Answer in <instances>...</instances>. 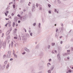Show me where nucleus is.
Segmentation results:
<instances>
[{
	"label": "nucleus",
	"mask_w": 73,
	"mask_h": 73,
	"mask_svg": "<svg viewBox=\"0 0 73 73\" xmlns=\"http://www.w3.org/2000/svg\"><path fill=\"white\" fill-rule=\"evenodd\" d=\"M27 37H30V36L28 34H27Z\"/></svg>",
	"instance_id": "cd10ccee"
},
{
	"label": "nucleus",
	"mask_w": 73,
	"mask_h": 73,
	"mask_svg": "<svg viewBox=\"0 0 73 73\" xmlns=\"http://www.w3.org/2000/svg\"><path fill=\"white\" fill-rule=\"evenodd\" d=\"M14 55V56L15 57V58H17V55L16 54H13Z\"/></svg>",
	"instance_id": "f3484780"
},
{
	"label": "nucleus",
	"mask_w": 73,
	"mask_h": 73,
	"mask_svg": "<svg viewBox=\"0 0 73 73\" xmlns=\"http://www.w3.org/2000/svg\"><path fill=\"white\" fill-rule=\"evenodd\" d=\"M11 51H9L8 52V54L7 56V57H9L11 56Z\"/></svg>",
	"instance_id": "423d86ee"
},
{
	"label": "nucleus",
	"mask_w": 73,
	"mask_h": 73,
	"mask_svg": "<svg viewBox=\"0 0 73 73\" xmlns=\"http://www.w3.org/2000/svg\"><path fill=\"white\" fill-rule=\"evenodd\" d=\"M36 6L37 8L38 7V5L37 3H36Z\"/></svg>",
	"instance_id": "4c0bfd02"
},
{
	"label": "nucleus",
	"mask_w": 73,
	"mask_h": 73,
	"mask_svg": "<svg viewBox=\"0 0 73 73\" xmlns=\"http://www.w3.org/2000/svg\"><path fill=\"white\" fill-rule=\"evenodd\" d=\"M8 25V23H7L6 25H5V27H7V25Z\"/></svg>",
	"instance_id": "09e8293b"
},
{
	"label": "nucleus",
	"mask_w": 73,
	"mask_h": 73,
	"mask_svg": "<svg viewBox=\"0 0 73 73\" xmlns=\"http://www.w3.org/2000/svg\"><path fill=\"white\" fill-rule=\"evenodd\" d=\"M29 15L30 16H32V14L31 13H29Z\"/></svg>",
	"instance_id": "58836bf2"
},
{
	"label": "nucleus",
	"mask_w": 73,
	"mask_h": 73,
	"mask_svg": "<svg viewBox=\"0 0 73 73\" xmlns=\"http://www.w3.org/2000/svg\"><path fill=\"white\" fill-rule=\"evenodd\" d=\"M64 29V27H62V28H60L59 30V31H60V32H62V31Z\"/></svg>",
	"instance_id": "6e6552de"
},
{
	"label": "nucleus",
	"mask_w": 73,
	"mask_h": 73,
	"mask_svg": "<svg viewBox=\"0 0 73 73\" xmlns=\"http://www.w3.org/2000/svg\"><path fill=\"white\" fill-rule=\"evenodd\" d=\"M57 12V9H54V12Z\"/></svg>",
	"instance_id": "3c124183"
},
{
	"label": "nucleus",
	"mask_w": 73,
	"mask_h": 73,
	"mask_svg": "<svg viewBox=\"0 0 73 73\" xmlns=\"http://www.w3.org/2000/svg\"><path fill=\"white\" fill-rule=\"evenodd\" d=\"M11 36L10 35H9L8 37H7V38L8 39H9V38H11Z\"/></svg>",
	"instance_id": "c756f323"
},
{
	"label": "nucleus",
	"mask_w": 73,
	"mask_h": 73,
	"mask_svg": "<svg viewBox=\"0 0 73 73\" xmlns=\"http://www.w3.org/2000/svg\"><path fill=\"white\" fill-rule=\"evenodd\" d=\"M29 33H31V30H29Z\"/></svg>",
	"instance_id": "69168bd1"
},
{
	"label": "nucleus",
	"mask_w": 73,
	"mask_h": 73,
	"mask_svg": "<svg viewBox=\"0 0 73 73\" xmlns=\"http://www.w3.org/2000/svg\"><path fill=\"white\" fill-rule=\"evenodd\" d=\"M58 29H56V32H58Z\"/></svg>",
	"instance_id": "4d7b16f0"
},
{
	"label": "nucleus",
	"mask_w": 73,
	"mask_h": 73,
	"mask_svg": "<svg viewBox=\"0 0 73 73\" xmlns=\"http://www.w3.org/2000/svg\"><path fill=\"white\" fill-rule=\"evenodd\" d=\"M38 73H42V71H40Z\"/></svg>",
	"instance_id": "338daca9"
},
{
	"label": "nucleus",
	"mask_w": 73,
	"mask_h": 73,
	"mask_svg": "<svg viewBox=\"0 0 73 73\" xmlns=\"http://www.w3.org/2000/svg\"><path fill=\"white\" fill-rule=\"evenodd\" d=\"M16 1V0H13V2L14 3V4H15V1Z\"/></svg>",
	"instance_id": "5fc2aeb1"
},
{
	"label": "nucleus",
	"mask_w": 73,
	"mask_h": 73,
	"mask_svg": "<svg viewBox=\"0 0 73 73\" xmlns=\"http://www.w3.org/2000/svg\"><path fill=\"white\" fill-rule=\"evenodd\" d=\"M64 55H67V54H68V53H65L64 54Z\"/></svg>",
	"instance_id": "37998d69"
},
{
	"label": "nucleus",
	"mask_w": 73,
	"mask_h": 73,
	"mask_svg": "<svg viewBox=\"0 0 73 73\" xmlns=\"http://www.w3.org/2000/svg\"><path fill=\"white\" fill-rule=\"evenodd\" d=\"M39 47V46H38V45H37L36 47V49H38V48Z\"/></svg>",
	"instance_id": "a878e982"
},
{
	"label": "nucleus",
	"mask_w": 73,
	"mask_h": 73,
	"mask_svg": "<svg viewBox=\"0 0 73 73\" xmlns=\"http://www.w3.org/2000/svg\"><path fill=\"white\" fill-rule=\"evenodd\" d=\"M5 16H7L8 15L7 14V13L5 12Z\"/></svg>",
	"instance_id": "473e14b6"
},
{
	"label": "nucleus",
	"mask_w": 73,
	"mask_h": 73,
	"mask_svg": "<svg viewBox=\"0 0 73 73\" xmlns=\"http://www.w3.org/2000/svg\"><path fill=\"white\" fill-rule=\"evenodd\" d=\"M12 27L10 28H9V30L7 31V32L6 33V35H8L10 33V32H11V31H12Z\"/></svg>",
	"instance_id": "7ed1b4c3"
},
{
	"label": "nucleus",
	"mask_w": 73,
	"mask_h": 73,
	"mask_svg": "<svg viewBox=\"0 0 73 73\" xmlns=\"http://www.w3.org/2000/svg\"><path fill=\"white\" fill-rule=\"evenodd\" d=\"M11 46H12V45H13V41L11 42Z\"/></svg>",
	"instance_id": "ea45409f"
},
{
	"label": "nucleus",
	"mask_w": 73,
	"mask_h": 73,
	"mask_svg": "<svg viewBox=\"0 0 73 73\" xmlns=\"http://www.w3.org/2000/svg\"><path fill=\"white\" fill-rule=\"evenodd\" d=\"M26 8L27 9H28V8H29V7L27 6L26 7Z\"/></svg>",
	"instance_id": "e2e57ef3"
},
{
	"label": "nucleus",
	"mask_w": 73,
	"mask_h": 73,
	"mask_svg": "<svg viewBox=\"0 0 73 73\" xmlns=\"http://www.w3.org/2000/svg\"><path fill=\"white\" fill-rule=\"evenodd\" d=\"M66 49H68V48H69V45H66Z\"/></svg>",
	"instance_id": "ddd939ff"
},
{
	"label": "nucleus",
	"mask_w": 73,
	"mask_h": 73,
	"mask_svg": "<svg viewBox=\"0 0 73 73\" xmlns=\"http://www.w3.org/2000/svg\"><path fill=\"white\" fill-rule=\"evenodd\" d=\"M62 42H63L62 41H60V44H62Z\"/></svg>",
	"instance_id": "774afa93"
},
{
	"label": "nucleus",
	"mask_w": 73,
	"mask_h": 73,
	"mask_svg": "<svg viewBox=\"0 0 73 73\" xmlns=\"http://www.w3.org/2000/svg\"><path fill=\"white\" fill-rule=\"evenodd\" d=\"M22 39H23V40L25 41V40H26V39H27V38L25 36H23L22 38Z\"/></svg>",
	"instance_id": "9d476101"
},
{
	"label": "nucleus",
	"mask_w": 73,
	"mask_h": 73,
	"mask_svg": "<svg viewBox=\"0 0 73 73\" xmlns=\"http://www.w3.org/2000/svg\"><path fill=\"white\" fill-rule=\"evenodd\" d=\"M10 61H12V60H13V58H10Z\"/></svg>",
	"instance_id": "13d9d810"
},
{
	"label": "nucleus",
	"mask_w": 73,
	"mask_h": 73,
	"mask_svg": "<svg viewBox=\"0 0 73 73\" xmlns=\"http://www.w3.org/2000/svg\"><path fill=\"white\" fill-rule=\"evenodd\" d=\"M16 33V31H15V30L13 31V35H15Z\"/></svg>",
	"instance_id": "6ab92c4d"
},
{
	"label": "nucleus",
	"mask_w": 73,
	"mask_h": 73,
	"mask_svg": "<svg viewBox=\"0 0 73 73\" xmlns=\"http://www.w3.org/2000/svg\"><path fill=\"white\" fill-rule=\"evenodd\" d=\"M57 2L59 4H60V3H61V1H60V0H57Z\"/></svg>",
	"instance_id": "412c9836"
},
{
	"label": "nucleus",
	"mask_w": 73,
	"mask_h": 73,
	"mask_svg": "<svg viewBox=\"0 0 73 73\" xmlns=\"http://www.w3.org/2000/svg\"><path fill=\"white\" fill-rule=\"evenodd\" d=\"M61 26H62V27H64V24H62V23H61Z\"/></svg>",
	"instance_id": "a18cd8bd"
},
{
	"label": "nucleus",
	"mask_w": 73,
	"mask_h": 73,
	"mask_svg": "<svg viewBox=\"0 0 73 73\" xmlns=\"http://www.w3.org/2000/svg\"><path fill=\"white\" fill-rule=\"evenodd\" d=\"M11 21H9V23H8V24H11Z\"/></svg>",
	"instance_id": "a19ab883"
},
{
	"label": "nucleus",
	"mask_w": 73,
	"mask_h": 73,
	"mask_svg": "<svg viewBox=\"0 0 73 73\" xmlns=\"http://www.w3.org/2000/svg\"><path fill=\"white\" fill-rule=\"evenodd\" d=\"M48 73H51V71H50V70H49L48 71Z\"/></svg>",
	"instance_id": "bb28decb"
},
{
	"label": "nucleus",
	"mask_w": 73,
	"mask_h": 73,
	"mask_svg": "<svg viewBox=\"0 0 73 73\" xmlns=\"http://www.w3.org/2000/svg\"><path fill=\"white\" fill-rule=\"evenodd\" d=\"M17 16L19 17H21V16L19 14L17 15Z\"/></svg>",
	"instance_id": "79ce46f5"
},
{
	"label": "nucleus",
	"mask_w": 73,
	"mask_h": 73,
	"mask_svg": "<svg viewBox=\"0 0 73 73\" xmlns=\"http://www.w3.org/2000/svg\"><path fill=\"white\" fill-rule=\"evenodd\" d=\"M71 50H72V51H73V47H71Z\"/></svg>",
	"instance_id": "052dcab7"
},
{
	"label": "nucleus",
	"mask_w": 73,
	"mask_h": 73,
	"mask_svg": "<svg viewBox=\"0 0 73 73\" xmlns=\"http://www.w3.org/2000/svg\"><path fill=\"white\" fill-rule=\"evenodd\" d=\"M5 65H3L2 66H1V65L0 64V71L1 70L2 71L3 70H4L5 68Z\"/></svg>",
	"instance_id": "f03ea898"
},
{
	"label": "nucleus",
	"mask_w": 73,
	"mask_h": 73,
	"mask_svg": "<svg viewBox=\"0 0 73 73\" xmlns=\"http://www.w3.org/2000/svg\"><path fill=\"white\" fill-rule=\"evenodd\" d=\"M8 62V60H6L5 62H4V64H5V65H6L7 64V62Z\"/></svg>",
	"instance_id": "4be33fe9"
},
{
	"label": "nucleus",
	"mask_w": 73,
	"mask_h": 73,
	"mask_svg": "<svg viewBox=\"0 0 73 73\" xmlns=\"http://www.w3.org/2000/svg\"><path fill=\"white\" fill-rule=\"evenodd\" d=\"M9 13V11H6V13H7V14H8V13Z\"/></svg>",
	"instance_id": "680f3d73"
},
{
	"label": "nucleus",
	"mask_w": 73,
	"mask_h": 73,
	"mask_svg": "<svg viewBox=\"0 0 73 73\" xmlns=\"http://www.w3.org/2000/svg\"><path fill=\"white\" fill-rule=\"evenodd\" d=\"M33 26H36V23H34L33 24Z\"/></svg>",
	"instance_id": "c03bdc74"
},
{
	"label": "nucleus",
	"mask_w": 73,
	"mask_h": 73,
	"mask_svg": "<svg viewBox=\"0 0 73 73\" xmlns=\"http://www.w3.org/2000/svg\"><path fill=\"white\" fill-rule=\"evenodd\" d=\"M35 8V4H33V6L32 8V11H33V10H34V9Z\"/></svg>",
	"instance_id": "9b49d317"
},
{
	"label": "nucleus",
	"mask_w": 73,
	"mask_h": 73,
	"mask_svg": "<svg viewBox=\"0 0 73 73\" xmlns=\"http://www.w3.org/2000/svg\"><path fill=\"white\" fill-rule=\"evenodd\" d=\"M33 33H30V35L31 36H33Z\"/></svg>",
	"instance_id": "393cba45"
},
{
	"label": "nucleus",
	"mask_w": 73,
	"mask_h": 73,
	"mask_svg": "<svg viewBox=\"0 0 73 73\" xmlns=\"http://www.w3.org/2000/svg\"><path fill=\"white\" fill-rule=\"evenodd\" d=\"M35 71H36V70L34 69H33L32 70L33 72H35Z\"/></svg>",
	"instance_id": "603ef678"
},
{
	"label": "nucleus",
	"mask_w": 73,
	"mask_h": 73,
	"mask_svg": "<svg viewBox=\"0 0 73 73\" xmlns=\"http://www.w3.org/2000/svg\"><path fill=\"white\" fill-rule=\"evenodd\" d=\"M48 7H51V5H50L49 4L48 5Z\"/></svg>",
	"instance_id": "49530a36"
},
{
	"label": "nucleus",
	"mask_w": 73,
	"mask_h": 73,
	"mask_svg": "<svg viewBox=\"0 0 73 73\" xmlns=\"http://www.w3.org/2000/svg\"><path fill=\"white\" fill-rule=\"evenodd\" d=\"M24 49L25 50V51H26V52H28V53H29V52H30V51L29 50V49H27V48L25 47L24 48Z\"/></svg>",
	"instance_id": "20e7f679"
},
{
	"label": "nucleus",
	"mask_w": 73,
	"mask_h": 73,
	"mask_svg": "<svg viewBox=\"0 0 73 73\" xmlns=\"http://www.w3.org/2000/svg\"><path fill=\"white\" fill-rule=\"evenodd\" d=\"M11 15L12 16H14V13H12Z\"/></svg>",
	"instance_id": "de8ad7c7"
},
{
	"label": "nucleus",
	"mask_w": 73,
	"mask_h": 73,
	"mask_svg": "<svg viewBox=\"0 0 73 73\" xmlns=\"http://www.w3.org/2000/svg\"><path fill=\"white\" fill-rule=\"evenodd\" d=\"M17 37L16 36H15L14 37V39H17Z\"/></svg>",
	"instance_id": "8fccbe9b"
},
{
	"label": "nucleus",
	"mask_w": 73,
	"mask_h": 73,
	"mask_svg": "<svg viewBox=\"0 0 73 73\" xmlns=\"http://www.w3.org/2000/svg\"><path fill=\"white\" fill-rule=\"evenodd\" d=\"M57 34H56L55 35V38H57Z\"/></svg>",
	"instance_id": "6e6d98bb"
},
{
	"label": "nucleus",
	"mask_w": 73,
	"mask_h": 73,
	"mask_svg": "<svg viewBox=\"0 0 73 73\" xmlns=\"http://www.w3.org/2000/svg\"><path fill=\"white\" fill-rule=\"evenodd\" d=\"M21 35L22 38H23V37L25 36L24 34H23V33H21Z\"/></svg>",
	"instance_id": "dca6fc26"
},
{
	"label": "nucleus",
	"mask_w": 73,
	"mask_h": 73,
	"mask_svg": "<svg viewBox=\"0 0 73 73\" xmlns=\"http://www.w3.org/2000/svg\"><path fill=\"white\" fill-rule=\"evenodd\" d=\"M48 13L50 14L51 13V11H48Z\"/></svg>",
	"instance_id": "864d4df0"
},
{
	"label": "nucleus",
	"mask_w": 73,
	"mask_h": 73,
	"mask_svg": "<svg viewBox=\"0 0 73 73\" xmlns=\"http://www.w3.org/2000/svg\"><path fill=\"white\" fill-rule=\"evenodd\" d=\"M48 61L49 62H50L51 61H52V59H50L48 60Z\"/></svg>",
	"instance_id": "c9c22d12"
},
{
	"label": "nucleus",
	"mask_w": 73,
	"mask_h": 73,
	"mask_svg": "<svg viewBox=\"0 0 73 73\" xmlns=\"http://www.w3.org/2000/svg\"><path fill=\"white\" fill-rule=\"evenodd\" d=\"M68 72H69V73H71V72H72V70H68Z\"/></svg>",
	"instance_id": "2f4dec72"
},
{
	"label": "nucleus",
	"mask_w": 73,
	"mask_h": 73,
	"mask_svg": "<svg viewBox=\"0 0 73 73\" xmlns=\"http://www.w3.org/2000/svg\"><path fill=\"white\" fill-rule=\"evenodd\" d=\"M40 26H41V23H39V25H38V26L39 28H41Z\"/></svg>",
	"instance_id": "b1692460"
},
{
	"label": "nucleus",
	"mask_w": 73,
	"mask_h": 73,
	"mask_svg": "<svg viewBox=\"0 0 73 73\" xmlns=\"http://www.w3.org/2000/svg\"><path fill=\"white\" fill-rule=\"evenodd\" d=\"M2 45H3V48H5V43H3V42L1 43V40H0V49L1 48Z\"/></svg>",
	"instance_id": "f257e3e1"
},
{
	"label": "nucleus",
	"mask_w": 73,
	"mask_h": 73,
	"mask_svg": "<svg viewBox=\"0 0 73 73\" xmlns=\"http://www.w3.org/2000/svg\"><path fill=\"white\" fill-rule=\"evenodd\" d=\"M50 45H48L47 46V48L48 49H50Z\"/></svg>",
	"instance_id": "5701e85b"
},
{
	"label": "nucleus",
	"mask_w": 73,
	"mask_h": 73,
	"mask_svg": "<svg viewBox=\"0 0 73 73\" xmlns=\"http://www.w3.org/2000/svg\"><path fill=\"white\" fill-rule=\"evenodd\" d=\"M6 57V55H4L3 56V58H5Z\"/></svg>",
	"instance_id": "c85d7f7f"
},
{
	"label": "nucleus",
	"mask_w": 73,
	"mask_h": 73,
	"mask_svg": "<svg viewBox=\"0 0 73 73\" xmlns=\"http://www.w3.org/2000/svg\"><path fill=\"white\" fill-rule=\"evenodd\" d=\"M27 20V19H26V18L25 17H23V19H22V21H25Z\"/></svg>",
	"instance_id": "f8f14e48"
},
{
	"label": "nucleus",
	"mask_w": 73,
	"mask_h": 73,
	"mask_svg": "<svg viewBox=\"0 0 73 73\" xmlns=\"http://www.w3.org/2000/svg\"><path fill=\"white\" fill-rule=\"evenodd\" d=\"M70 52V50H67V52L68 53V52Z\"/></svg>",
	"instance_id": "72a5a7b5"
},
{
	"label": "nucleus",
	"mask_w": 73,
	"mask_h": 73,
	"mask_svg": "<svg viewBox=\"0 0 73 73\" xmlns=\"http://www.w3.org/2000/svg\"><path fill=\"white\" fill-rule=\"evenodd\" d=\"M55 43H51V45L52 46H54L55 45Z\"/></svg>",
	"instance_id": "a211bd4d"
},
{
	"label": "nucleus",
	"mask_w": 73,
	"mask_h": 73,
	"mask_svg": "<svg viewBox=\"0 0 73 73\" xmlns=\"http://www.w3.org/2000/svg\"><path fill=\"white\" fill-rule=\"evenodd\" d=\"M21 22V21H20V20L18 21V23H20Z\"/></svg>",
	"instance_id": "0e129e2a"
},
{
	"label": "nucleus",
	"mask_w": 73,
	"mask_h": 73,
	"mask_svg": "<svg viewBox=\"0 0 73 73\" xmlns=\"http://www.w3.org/2000/svg\"><path fill=\"white\" fill-rule=\"evenodd\" d=\"M13 8H16V6H15V5H13Z\"/></svg>",
	"instance_id": "7c9ffc66"
},
{
	"label": "nucleus",
	"mask_w": 73,
	"mask_h": 73,
	"mask_svg": "<svg viewBox=\"0 0 73 73\" xmlns=\"http://www.w3.org/2000/svg\"><path fill=\"white\" fill-rule=\"evenodd\" d=\"M14 21L16 23V22L17 21V17H15L14 18Z\"/></svg>",
	"instance_id": "1a4fd4ad"
},
{
	"label": "nucleus",
	"mask_w": 73,
	"mask_h": 73,
	"mask_svg": "<svg viewBox=\"0 0 73 73\" xmlns=\"http://www.w3.org/2000/svg\"><path fill=\"white\" fill-rule=\"evenodd\" d=\"M57 58L58 60L60 61V60H61V58L60 57V54H58L57 55Z\"/></svg>",
	"instance_id": "39448f33"
},
{
	"label": "nucleus",
	"mask_w": 73,
	"mask_h": 73,
	"mask_svg": "<svg viewBox=\"0 0 73 73\" xmlns=\"http://www.w3.org/2000/svg\"><path fill=\"white\" fill-rule=\"evenodd\" d=\"M9 6H8L7 8L6 9V11H7L8 10V9H9Z\"/></svg>",
	"instance_id": "2eb2a0df"
},
{
	"label": "nucleus",
	"mask_w": 73,
	"mask_h": 73,
	"mask_svg": "<svg viewBox=\"0 0 73 73\" xmlns=\"http://www.w3.org/2000/svg\"><path fill=\"white\" fill-rule=\"evenodd\" d=\"M54 65H52L51 67L50 70H53L54 69Z\"/></svg>",
	"instance_id": "0eeeda50"
},
{
	"label": "nucleus",
	"mask_w": 73,
	"mask_h": 73,
	"mask_svg": "<svg viewBox=\"0 0 73 73\" xmlns=\"http://www.w3.org/2000/svg\"><path fill=\"white\" fill-rule=\"evenodd\" d=\"M15 50H13V55L14 54H15Z\"/></svg>",
	"instance_id": "f704fd0d"
},
{
	"label": "nucleus",
	"mask_w": 73,
	"mask_h": 73,
	"mask_svg": "<svg viewBox=\"0 0 73 73\" xmlns=\"http://www.w3.org/2000/svg\"><path fill=\"white\" fill-rule=\"evenodd\" d=\"M9 64H8L6 66V68L8 69L9 68Z\"/></svg>",
	"instance_id": "4468645a"
},
{
	"label": "nucleus",
	"mask_w": 73,
	"mask_h": 73,
	"mask_svg": "<svg viewBox=\"0 0 73 73\" xmlns=\"http://www.w3.org/2000/svg\"><path fill=\"white\" fill-rule=\"evenodd\" d=\"M25 2V0H21L20 1V3H23V2Z\"/></svg>",
	"instance_id": "aec40b11"
},
{
	"label": "nucleus",
	"mask_w": 73,
	"mask_h": 73,
	"mask_svg": "<svg viewBox=\"0 0 73 73\" xmlns=\"http://www.w3.org/2000/svg\"><path fill=\"white\" fill-rule=\"evenodd\" d=\"M25 54V52H24L22 53L23 54Z\"/></svg>",
	"instance_id": "bf43d9fd"
},
{
	"label": "nucleus",
	"mask_w": 73,
	"mask_h": 73,
	"mask_svg": "<svg viewBox=\"0 0 73 73\" xmlns=\"http://www.w3.org/2000/svg\"><path fill=\"white\" fill-rule=\"evenodd\" d=\"M23 30H25V32H27V30H26V29L25 28H24Z\"/></svg>",
	"instance_id": "e433bc0d"
}]
</instances>
